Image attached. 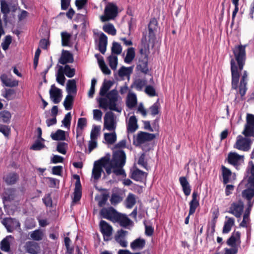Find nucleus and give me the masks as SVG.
<instances>
[{"mask_svg": "<svg viewBox=\"0 0 254 254\" xmlns=\"http://www.w3.org/2000/svg\"><path fill=\"white\" fill-rule=\"evenodd\" d=\"M242 134L248 138L254 137V115L248 114L246 117V124Z\"/></svg>", "mask_w": 254, "mask_h": 254, "instance_id": "nucleus-8", "label": "nucleus"}, {"mask_svg": "<svg viewBox=\"0 0 254 254\" xmlns=\"http://www.w3.org/2000/svg\"><path fill=\"white\" fill-rule=\"evenodd\" d=\"M136 203V198L134 194L129 193L126 199V207L131 208Z\"/></svg>", "mask_w": 254, "mask_h": 254, "instance_id": "nucleus-40", "label": "nucleus"}, {"mask_svg": "<svg viewBox=\"0 0 254 254\" xmlns=\"http://www.w3.org/2000/svg\"><path fill=\"white\" fill-rule=\"evenodd\" d=\"M11 37L10 35L5 36L3 41L1 43V47L3 50L6 51L8 49L9 46L11 43Z\"/></svg>", "mask_w": 254, "mask_h": 254, "instance_id": "nucleus-59", "label": "nucleus"}, {"mask_svg": "<svg viewBox=\"0 0 254 254\" xmlns=\"http://www.w3.org/2000/svg\"><path fill=\"white\" fill-rule=\"evenodd\" d=\"M0 132L5 137H7L10 133V128L8 126L0 125Z\"/></svg>", "mask_w": 254, "mask_h": 254, "instance_id": "nucleus-63", "label": "nucleus"}, {"mask_svg": "<svg viewBox=\"0 0 254 254\" xmlns=\"http://www.w3.org/2000/svg\"><path fill=\"white\" fill-rule=\"evenodd\" d=\"M67 92L68 94L76 93V86L75 81L73 79L69 80L66 86Z\"/></svg>", "mask_w": 254, "mask_h": 254, "instance_id": "nucleus-38", "label": "nucleus"}, {"mask_svg": "<svg viewBox=\"0 0 254 254\" xmlns=\"http://www.w3.org/2000/svg\"><path fill=\"white\" fill-rule=\"evenodd\" d=\"M109 197V194L108 192L103 193L101 196V197L98 201V205L100 207H102L107 202L108 199Z\"/></svg>", "mask_w": 254, "mask_h": 254, "instance_id": "nucleus-60", "label": "nucleus"}, {"mask_svg": "<svg viewBox=\"0 0 254 254\" xmlns=\"http://www.w3.org/2000/svg\"><path fill=\"white\" fill-rule=\"evenodd\" d=\"M226 243L231 248H237L238 249L241 243L240 232L239 231L233 232L230 237L227 240Z\"/></svg>", "mask_w": 254, "mask_h": 254, "instance_id": "nucleus-14", "label": "nucleus"}, {"mask_svg": "<svg viewBox=\"0 0 254 254\" xmlns=\"http://www.w3.org/2000/svg\"><path fill=\"white\" fill-rule=\"evenodd\" d=\"M137 69L144 73H147L148 71V57L144 56L143 59H139L138 64L137 65Z\"/></svg>", "mask_w": 254, "mask_h": 254, "instance_id": "nucleus-22", "label": "nucleus"}, {"mask_svg": "<svg viewBox=\"0 0 254 254\" xmlns=\"http://www.w3.org/2000/svg\"><path fill=\"white\" fill-rule=\"evenodd\" d=\"M158 29V22L155 18H152L148 24L149 37L150 39H153L155 36V33Z\"/></svg>", "mask_w": 254, "mask_h": 254, "instance_id": "nucleus-25", "label": "nucleus"}, {"mask_svg": "<svg viewBox=\"0 0 254 254\" xmlns=\"http://www.w3.org/2000/svg\"><path fill=\"white\" fill-rule=\"evenodd\" d=\"M71 120V114L69 112L65 115L64 119L62 121V124L65 127H69L70 125Z\"/></svg>", "mask_w": 254, "mask_h": 254, "instance_id": "nucleus-62", "label": "nucleus"}, {"mask_svg": "<svg viewBox=\"0 0 254 254\" xmlns=\"http://www.w3.org/2000/svg\"><path fill=\"white\" fill-rule=\"evenodd\" d=\"M108 62L110 67L113 70L116 69L118 64V57L116 55H110L108 58Z\"/></svg>", "mask_w": 254, "mask_h": 254, "instance_id": "nucleus-41", "label": "nucleus"}, {"mask_svg": "<svg viewBox=\"0 0 254 254\" xmlns=\"http://www.w3.org/2000/svg\"><path fill=\"white\" fill-rule=\"evenodd\" d=\"M145 241L143 239L138 238L130 244V248L134 251L141 250L145 246Z\"/></svg>", "mask_w": 254, "mask_h": 254, "instance_id": "nucleus-29", "label": "nucleus"}, {"mask_svg": "<svg viewBox=\"0 0 254 254\" xmlns=\"http://www.w3.org/2000/svg\"><path fill=\"white\" fill-rule=\"evenodd\" d=\"M105 97L100 98L98 100L99 106L101 108L109 109L111 111L121 113L122 108L119 106L121 100L118 91L116 89H113L109 92Z\"/></svg>", "mask_w": 254, "mask_h": 254, "instance_id": "nucleus-2", "label": "nucleus"}, {"mask_svg": "<svg viewBox=\"0 0 254 254\" xmlns=\"http://www.w3.org/2000/svg\"><path fill=\"white\" fill-rule=\"evenodd\" d=\"M118 14V7L113 2H108L105 7L104 14L100 17L103 22L114 19Z\"/></svg>", "mask_w": 254, "mask_h": 254, "instance_id": "nucleus-5", "label": "nucleus"}, {"mask_svg": "<svg viewBox=\"0 0 254 254\" xmlns=\"http://www.w3.org/2000/svg\"><path fill=\"white\" fill-rule=\"evenodd\" d=\"M222 171L223 176V182L224 184H227L230 182V177L231 176L232 172L231 170L224 166H222Z\"/></svg>", "mask_w": 254, "mask_h": 254, "instance_id": "nucleus-35", "label": "nucleus"}, {"mask_svg": "<svg viewBox=\"0 0 254 254\" xmlns=\"http://www.w3.org/2000/svg\"><path fill=\"white\" fill-rule=\"evenodd\" d=\"M11 115L9 111L3 110L0 112V118L3 123H8L10 122Z\"/></svg>", "mask_w": 254, "mask_h": 254, "instance_id": "nucleus-49", "label": "nucleus"}, {"mask_svg": "<svg viewBox=\"0 0 254 254\" xmlns=\"http://www.w3.org/2000/svg\"><path fill=\"white\" fill-rule=\"evenodd\" d=\"M73 100V97L71 95L68 94L66 96L64 102V106L66 110H70L72 109Z\"/></svg>", "mask_w": 254, "mask_h": 254, "instance_id": "nucleus-43", "label": "nucleus"}, {"mask_svg": "<svg viewBox=\"0 0 254 254\" xmlns=\"http://www.w3.org/2000/svg\"><path fill=\"white\" fill-rule=\"evenodd\" d=\"M198 193L196 191H194L192 194V199L190 201L189 215L194 213L196 208L199 206V200L197 199Z\"/></svg>", "mask_w": 254, "mask_h": 254, "instance_id": "nucleus-19", "label": "nucleus"}, {"mask_svg": "<svg viewBox=\"0 0 254 254\" xmlns=\"http://www.w3.org/2000/svg\"><path fill=\"white\" fill-rule=\"evenodd\" d=\"M73 62V58L72 55L67 51L63 50L61 57L59 60V63L65 64L67 63H72Z\"/></svg>", "mask_w": 254, "mask_h": 254, "instance_id": "nucleus-20", "label": "nucleus"}, {"mask_svg": "<svg viewBox=\"0 0 254 254\" xmlns=\"http://www.w3.org/2000/svg\"><path fill=\"white\" fill-rule=\"evenodd\" d=\"M102 158H105L108 160L107 165L112 171L115 168H123L126 163V156L125 152L122 150L116 151L114 152L112 159L110 156H106Z\"/></svg>", "mask_w": 254, "mask_h": 254, "instance_id": "nucleus-3", "label": "nucleus"}, {"mask_svg": "<svg viewBox=\"0 0 254 254\" xmlns=\"http://www.w3.org/2000/svg\"><path fill=\"white\" fill-rule=\"evenodd\" d=\"M251 206H249L245 211L244 215L243 216V219L242 222L240 224V226L242 227H247V223L250 221L249 215L251 211Z\"/></svg>", "mask_w": 254, "mask_h": 254, "instance_id": "nucleus-42", "label": "nucleus"}, {"mask_svg": "<svg viewBox=\"0 0 254 254\" xmlns=\"http://www.w3.org/2000/svg\"><path fill=\"white\" fill-rule=\"evenodd\" d=\"M25 252L30 254H38L40 247L37 243L33 241L27 242L24 246Z\"/></svg>", "mask_w": 254, "mask_h": 254, "instance_id": "nucleus-17", "label": "nucleus"}, {"mask_svg": "<svg viewBox=\"0 0 254 254\" xmlns=\"http://www.w3.org/2000/svg\"><path fill=\"white\" fill-rule=\"evenodd\" d=\"M1 11L4 14L5 18H6L7 14L10 12L9 6L6 1L4 0H1L0 1Z\"/></svg>", "mask_w": 254, "mask_h": 254, "instance_id": "nucleus-51", "label": "nucleus"}, {"mask_svg": "<svg viewBox=\"0 0 254 254\" xmlns=\"http://www.w3.org/2000/svg\"><path fill=\"white\" fill-rule=\"evenodd\" d=\"M43 232L39 229L32 232L30 234L31 238L35 241H40L43 238Z\"/></svg>", "mask_w": 254, "mask_h": 254, "instance_id": "nucleus-48", "label": "nucleus"}, {"mask_svg": "<svg viewBox=\"0 0 254 254\" xmlns=\"http://www.w3.org/2000/svg\"><path fill=\"white\" fill-rule=\"evenodd\" d=\"M62 69V67L61 66L56 75V80L59 84L64 85L65 82V78L64 76V72L61 70Z\"/></svg>", "mask_w": 254, "mask_h": 254, "instance_id": "nucleus-57", "label": "nucleus"}, {"mask_svg": "<svg viewBox=\"0 0 254 254\" xmlns=\"http://www.w3.org/2000/svg\"><path fill=\"white\" fill-rule=\"evenodd\" d=\"M113 85V82L111 80H105L100 89L99 94L101 96H104L108 92L109 89Z\"/></svg>", "mask_w": 254, "mask_h": 254, "instance_id": "nucleus-32", "label": "nucleus"}, {"mask_svg": "<svg viewBox=\"0 0 254 254\" xmlns=\"http://www.w3.org/2000/svg\"><path fill=\"white\" fill-rule=\"evenodd\" d=\"M180 183L182 187L183 191L186 196L190 194L191 187L185 177H181L179 178Z\"/></svg>", "mask_w": 254, "mask_h": 254, "instance_id": "nucleus-23", "label": "nucleus"}, {"mask_svg": "<svg viewBox=\"0 0 254 254\" xmlns=\"http://www.w3.org/2000/svg\"><path fill=\"white\" fill-rule=\"evenodd\" d=\"M147 177V173L138 169L134 170L131 173V178L136 181L142 182Z\"/></svg>", "mask_w": 254, "mask_h": 254, "instance_id": "nucleus-21", "label": "nucleus"}, {"mask_svg": "<svg viewBox=\"0 0 254 254\" xmlns=\"http://www.w3.org/2000/svg\"><path fill=\"white\" fill-rule=\"evenodd\" d=\"M2 224L5 226L9 232L12 231V224L14 222L17 224V226H20V223L15 219L12 218H5L2 221Z\"/></svg>", "mask_w": 254, "mask_h": 254, "instance_id": "nucleus-31", "label": "nucleus"}, {"mask_svg": "<svg viewBox=\"0 0 254 254\" xmlns=\"http://www.w3.org/2000/svg\"><path fill=\"white\" fill-rule=\"evenodd\" d=\"M242 195L244 197L250 200L254 195V190L251 189L245 190L243 191Z\"/></svg>", "mask_w": 254, "mask_h": 254, "instance_id": "nucleus-61", "label": "nucleus"}, {"mask_svg": "<svg viewBox=\"0 0 254 254\" xmlns=\"http://www.w3.org/2000/svg\"><path fill=\"white\" fill-rule=\"evenodd\" d=\"M244 156L236 152H230L228 155V162L234 166L237 169L238 167L244 163Z\"/></svg>", "mask_w": 254, "mask_h": 254, "instance_id": "nucleus-12", "label": "nucleus"}, {"mask_svg": "<svg viewBox=\"0 0 254 254\" xmlns=\"http://www.w3.org/2000/svg\"><path fill=\"white\" fill-rule=\"evenodd\" d=\"M226 221L223 228L222 232L223 234H227L230 232L232 227L235 224V219L233 218L229 217L228 216L225 217Z\"/></svg>", "mask_w": 254, "mask_h": 254, "instance_id": "nucleus-30", "label": "nucleus"}, {"mask_svg": "<svg viewBox=\"0 0 254 254\" xmlns=\"http://www.w3.org/2000/svg\"><path fill=\"white\" fill-rule=\"evenodd\" d=\"M67 147V144L64 142H58L57 150L59 152L63 154H66V148Z\"/></svg>", "mask_w": 254, "mask_h": 254, "instance_id": "nucleus-58", "label": "nucleus"}, {"mask_svg": "<svg viewBox=\"0 0 254 254\" xmlns=\"http://www.w3.org/2000/svg\"><path fill=\"white\" fill-rule=\"evenodd\" d=\"M110 133H105L104 138L109 144H113L117 140V134L115 131H110Z\"/></svg>", "mask_w": 254, "mask_h": 254, "instance_id": "nucleus-33", "label": "nucleus"}, {"mask_svg": "<svg viewBox=\"0 0 254 254\" xmlns=\"http://www.w3.org/2000/svg\"><path fill=\"white\" fill-rule=\"evenodd\" d=\"M108 160L105 158H101L100 160L94 162L92 171V178L94 179V182H97L101 176V174L103 172V168H104L107 174L110 175L112 171L108 166Z\"/></svg>", "mask_w": 254, "mask_h": 254, "instance_id": "nucleus-4", "label": "nucleus"}, {"mask_svg": "<svg viewBox=\"0 0 254 254\" xmlns=\"http://www.w3.org/2000/svg\"><path fill=\"white\" fill-rule=\"evenodd\" d=\"M244 204L242 200H239L233 202L229 208L228 212L233 214L237 218H240L244 211Z\"/></svg>", "mask_w": 254, "mask_h": 254, "instance_id": "nucleus-10", "label": "nucleus"}, {"mask_svg": "<svg viewBox=\"0 0 254 254\" xmlns=\"http://www.w3.org/2000/svg\"><path fill=\"white\" fill-rule=\"evenodd\" d=\"M155 137L154 134L139 131L133 140V144L140 146L141 144L152 140Z\"/></svg>", "mask_w": 254, "mask_h": 254, "instance_id": "nucleus-9", "label": "nucleus"}, {"mask_svg": "<svg viewBox=\"0 0 254 254\" xmlns=\"http://www.w3.org/2000/svg\"><path fill=\"white\" fill-rule=\"evenodd\" d=\"M135 57L134 49L132 47L127 49L126 56L124 61L127 64H130Z\"/></svg>", "mask_w": 254, "mask_h": 254, "instance_id": "nucleus-37", "label": "nucleus"}, {"mask_svg": "<svg viewBox=\"0 0 254 254\" xmlns=\"http://www.w3.org/2000/svg\"><path fill=\"white\" fill-rule=\"evenodd\" d=\"M68 77H72L75 74V69L71 68L69 65H65L63 71H62Z\"/></svg>", "mask_w": 254, "mask_h": 254, "instance_id": "nucleus-56", "label": "nucleus"}, {"mask_svg": "<svg viewBox=\"0 0 254 254\" xmlns=\"http://www.w3.org/2000/svg\"><path fill=\"white\" fill-rule=\"evenodd\" d=\"M51 137L54 140H64L65 139V131L58 129L55 133H51Z\"/></svg>", "mask_w": 254, "mask_h": 254, "instance_id": "nucleus-34", "label": "nucleus"}, {"mask_svg": "<svg viewBox=\"0 0 254 254\" xmlns=\"http://www.w3.org/2000/svg\"><path fill=\"white\" fill-rule=\"evenodd\" d=\"M159 109L160 104L157 101L149 108L148 112L152 116H154L159 113Z\"/></svg>", "mask_w": 254, "mask_h": 254, "instance_id": "nucleus-50", "label": "nucleus"}, {"mask_svg": "<svg viewBox=\"0 0 254 254\" xmlns=\"http://www.w3.org/2000/svg\"><path fill=\"white\" fill-rule=\"evenodd\" d=\"M123 200V197L118 193H113L110 198L111 203L115 205L121 202Z\"/></svg>", "mask_w": 254, "mask_h": 254, "instance_id": "nucleus-47", "label": "nucleus"}, {"mask_svg": "<svg viewBox=\"0 0 254 254\" xmlns=\"http://www.w3.org/2000/svg\"><path fill=\"white\" fill-rule=\"evenodd\" d=\"M252 143L253 140L251 138L239 135L237 137L234 147L243 151H248L251 149Z\"/></svg>", "mask_w": 254, "mask_h": 254, "instance_id": "nucleus-7", "label": "nucleus"}, {"mask_svg": "<svg viewBox=\"0 0 254 254\" xmlns=\"http://www.w3.org/2000/svg\"><path fill=\"white\" fill-rule=\"evenodd\" d=\"M62 42L63 46H67L68 45L71 35L66 32H63L61 33Z\"/></svg>", "mask_w": 254, "mask_h": 254, "instance_id": "nucleus-52", "label": "nucleus"}, {"mask_svg": "<svg viewBox=\"0 0 254 254\" xmlns=\"http://www.w3.org/2000/svg\"><path fill=\"white\" fill-rule=\"evenodd\" d=\"M126 104L129 109H132L137 104V98L134 94H129L127 100Z\"/></svg>", "mask_w": 254, "mask_h": 254, "instance_id": "nucleus-36", "label": "nucleus"}, {"mask_svg": "<svg viewBox=\"0 0 254 254\" xmlns=\"http://www.w3.org/2000/svg\"><path fill=\"white\" fill-rule=\"evenodd\" d=\"M117 125V118L112 112H107L104 117L103 130L115 131Z\"/></svg>", "mask_w": 254, "mask_h": 254, "instance_id": "nucleus-6", "label": "nucleus"}, {"mask_svg": "<svg viewBox=\"0 0 254 254\" xmlns=\"http://www.w3.org/2000/svg\"><path fill=\"white\" fill-rule=\"evenodd\" d=\"M0 79L2 83L7 87H15L18 84L17 80L8 78L5 74H3L0 76Z\"/></svg>", "mask_w": 254, "mask_h": 254, "instance_id": "nucleus-28", "label": "nucleus"}, {"mask_svg": "<svg viewBox=\"0 0 254 254\" xmlns=\"http://www.w3.org/2000/svg\"><path fill=\"white\" fill-rule=\"evenodd\" d=\"M18 178V175L16 173H11L5 177V181L8 185H13L16 182Z\"/></svg>", "mask_w": 254, "mask_h": 254, "instance_id": "nucleus-44", "label": "nucleus"}, {"mask_svg": "<svg viewBox=\"0 0 254 254\" xmlns=\"http://www.w3.org/2000/svg\"><path fill=\"white\" fill-rule=\"evenodd\" d=\"M137 119L135 116H131L127 124V130L128 132H134L138 128Z\"/></svg>", "mask_w": 254, "mask_h": 254, "instance_id": "nucleus-27", "label": "nucleus"}, {"mask_svg": "<svg viewBox=\"0 0 254 254\" xmlns=\"http://www.w3.org/2000/svg\"><path fill=\"white\" fill-rule=\"evenodd\" d=\"M100 130V126H94L90 133V139L97 140Z\"/></svg>", "mask_w": 254, "mask_h": 254, "instance_id": "nucleus-55", "label": "nucleus"}, {"mask_svg": "<svg viewBox=\"0 0 254 254\" xmlns=\"http://www.w3.org/2000/svg\"><path fill=\"white\" fill-rule=\"evenodd\" d=\"M111 51L112 54L120 55L122 52V47L119 43L113 42L111 48Z\"/></svg>", "mask_w": 254, "mask_h": 254, "instance_id": "nucleus-46", "label": "nucleus"}, {"mask_svg": "<svg viewBox=\"0 0 254 254\" xmlns=\"http://www.w3.org/2000/svg\"><path fill=\"white\" fill-rule=\"evenodd\" d=\"M8 238H11V236H8L3 239L0 242V248L2 251L8 252L10 251V244Z\"/></svg>", "mask_w": 254, "mask_h": 254, "instance_id": "nucleus-39", "label": "nucleus"}, {"mask_svg": "<svg viewBox=\"0 0 254 254\" xmlns=\"http://www.w3.org/2000/svg\"><path fill=\"white\" fill-rule=\"evenodd\" d=\"M103 30L109 34L114 36L116 34V29L111 23L105 24L103 27Z\"/></svg>", "mask_w": 254, "mask_h": 254, "instance_id": "nucleus-45", "label": "nucleus"}, {"mask_svg": "<svg viewBox=\"0 0 254 254\" xmlns=\"http://www.w3.org/2000/svg\"><path fill=\"white\" fill-rule=\"evenodd\" d=\"M252 165L251 168V175L249 178L248 182L250 185L254 187V164L251 162Z\"/></svg>", "mask_w": 254, "mask_h": 254, "instance_id": "nucleus-64", "label": "nucleus"}, {"mask_svg": "<svg viewBox=\"0 0 254 254\" xmlns=\"http://www.w3.org/2000/svg\"><path fill=\"white\" fill-rule=\"evenodd\" d=\"M119 212L112 207L103 208L100 210V214L104 218L115 222Z\"/></svg>", "mask_w": 254, "mask_h": 254, "instance_id": "nucleus-13", "label": "nucleus"}, {"mask_svg": "<svg viewBox=\"0 0 254 254\" xmlns=\"http://www.w3.org/2000/svg\"><path fill=\"white\" fill-rule=\"evenodd\" d=\"M128 232L123 229L117 231L116 235L115 236V239L122 247L126 248L127 246V242L126 240V236Z\"/></svg>", "mask_w": 254, "mask_h": 254, "instance_id": "nucleus-16", "label": "nucleus"}, {"mask_svg": "<svg viewBox=\"0 0 254 254\" xmlns=\"http://www.w3.org/2000/svg\"><path fill=\"white\" fill-rule=\"evenodd\" d=\"M99 226L104 241H109L113 234V227L104 220H101L100 222Z\"/></svg>", "mask_w": 254, "mask_h": 254, "instance_id": "nucleus-11", "label": "nucleus"}, {"mask_svg": "<svg viewBox=\"0 0 254 254\" xmlns=\"http://www.w3.org/2000/svg\"><path fill=\"white\" fill-rule=\"evenodd\" d=\"M73 194V202H76L81 197V186L75 187Z\"/></svg>", "mask_w": 254, "mask_h": 254, "instance_id": "nucleus-53", "label": "nucleus"}, {"mask_svg": "<svg viewBox=\"0 0 254 254\" xmlns=\"http://www.w3.org/2000/svg\"><path fill=\"white\" fill-rule=\"evenodd\" d=\"M146 80L144 79H137L133 83L135 88L138 91H141L146 85Z\"/></svg>", "mask_w": 254, "mask_h": 254, "instance_id": "nucleus-54", "label": "nucleus"}, {"mask_svg": "<svg viewBox=\"0 0 254 254\" xmlns=\"http://www.w3.org/2000/svg\"><path fill=\"white\" fill-rule=\"evenodd\" d=\"M232 51L234 58H232L230 62L232 87L234 89H237L240 78V72L243 70L246 60L245 46H236Z\"/></svg>", "mask_w": 254, "mask_h": 254, "instance_id": "nucleus-1", "label": "nucleus"}, {"mask_svg": "<svg viewBox=\"0 0 254 254\" xmlns=\"http://www.w3.org/2000/svg\"><path fill=\"white\" fill-rule=\"evenodd\" d=\"M114 222H117L124 228H127L132 223L131 220L125 214L119 213Z\"/></svg>", "mask_w": 254, "mask_h": 254, "instance_id": "nucleus-18", "label": "nucleus"}, {"mask_svg": "<svg viewBox=\"0 0 254 254\" xmlns=\"http://www.w3.org/2000/svg\"><path fill=\"white\" fill-rule=\"evenodd\" d=\"M86 126L87 120L86 118H81L78 119L76 127V138L82 135L83 129Z\"/></svg>", "mask_w": 254, "mask_h": 254, "instance_id": "nucleus-26", "label": "nucleus"}, {"mask_svg": "<svg viewBox=\"0 0 254 254\" xmlns=\"http://www.w3.org/2000/svg\"><path fill=\"white\" fill-rule=\"evenodd\" d=\"M50 97L54 104L59 103L62 98V90L52 85L49 91Z\"/></svg>", "mask_w": 254, "mask_h": 254, "instance_id": "nucleus-15", "label": "nucleus"}, {"mask_svg": "<svg viewBox=\"0 0 254 254\" xmlns=\"http://www.w3.org/2000/svg\"><path fill=\"white\" fill-rule=\"evenodd\" d=\"M107 45V37L103 33H101L99 36V41L98 45V49L103 54H104L106 51Z\"/></svg>", "mask_w": 254, "mask_h": 254, "instance_id": "nucleus-24", "label": "nucleus"}]
</instances>
